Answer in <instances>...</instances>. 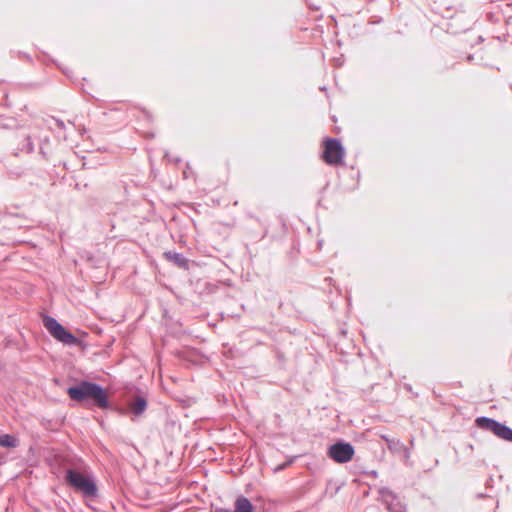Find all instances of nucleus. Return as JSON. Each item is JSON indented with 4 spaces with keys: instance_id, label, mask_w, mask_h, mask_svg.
<instances>
[{
    "instance_id": "1",
    "label": "nucleus",
    "mask_w": 512,
    "mask_h": 512,
    "mask_svg": "<svg viewBox=\"0 0 512 512\" xmlns=\"http://www.w3.org/2000/svg\"><path fill=\"white\" fill-rule=\"evenodd\" d=\"M69 397L77 402L93 401V403L102 409L109 407L107 393L104 388L94 382L82 380L77 385L67 389Z\"/></svg>"
},
{
    "instance_id": "2",
    "label": "nucleus",
    "mask_w": 512,
    "mask_h": 512,
    "mask_svg": "<svg viewBox=\"0 0 512 512\" xmlns=\"http://www.w3.org/2000/svg\"><path fill=\"white\" fill-rule=\"evenodd\" d=\"M66 482L74 489L82 492L85 497L93 498L97 495V486L90 476H85L75 469L66 470Z\"/></svg>"
},
{
    "instance_id": "3",
    "label": "nucleus",
    "mask_w": 512,
    "mask_h": 512,
    "mask_svg": "<svg viewBox=\"0 0 512 512\" xmlns=\"http://www.w3.org/2000/svg\"><path fill=\"white\" fill-rule=\"evenodd\" d=\"M43 324L57 341L69 346H76L80 343L79 338L67 331L55 318L46 315L43 318Z\"/></svg>"
},
{
    "instance_id": "4",
    "label": "nucleus",
    "mask_w": 512,
    "mask_h": 512,
    "mask_svg": "<svg viewBox=\"0 0 512 512\" xmlns=\"http://www.w3.org/2000/svg\"><path fill=\"white\" fill-rule=\"evenodd\" d=\"M345 151L340 140L335 138H326L324 141V161L333 166L342 164Z\"/></svg>"
},
{
    "instance_id": "5",
    "label": "nucleus",
    "mask_w": 512,
    "mask_h": 512,
    "mask_svg": "<svg viewBox=\"0 0 512 512\" xmlns=\"http://www.w3.org/2000/svg\"><path fill=\"white\" fill-rule=\"evenodd\" d=\"M355 454L353 445L349 442L339 440L336 443L329 446L327 455L334 462L343 464L351 461Z\"/></svg>"
},
{
    "instance_id": "6",
    "label": "nucleus",
    "mask_w": 512,
    "mask_h": 512,
    "mask_svg": "<svg viewBox=\"0 0 512 512\" xmlns=\"http://www.w3.org/2000/svg\"><path fill=\"white\" fill-rule=\"evenodd\" d=\"M380 495L389 512H406V505L390 489H381Z\"/></svg>"
},
{
    "instance_id": "7",
    "label": "nucleus",
    "mask_w": 512,
    "mask_h": 512,
    "mask_svg": "<svg viewBox=\"0 0 512 512\" xmlns=\"http://www.w3.org/2000/svg\"><path fill=\"white\" fill-rule=\"evenodd\" d=\"M215 512H254L251 501L245 496H239L234 503V510L228 508H216Z\"/></svg>"
},
{
    "instance_id": "8",
    "label": "nucleus",
    "mask_w": 512,
    "mask_h": 512,
    "mask_svg": "<svg viewBox=\"0 0 512 512\" xmlns=\"http://www.w3.org/2000/svg\"><path fill=\"white\" fill-rule=\"evenodd\" d=\"M475 423L480 429L490 431L495 436L499 433L502 423L497 420L485 416L476 418Z\"/></svg>"
},
{
    "instance_id": "9",
    "label": "nucleus",
    "mask_w": 512,
    "mask_h": 512,
    "mask_svg": "<svg viewBox=\"0 0 512 512\" xmlns=\"http://www.w3.org/2000/svg\"><path fill=\"white\" fill-rule=\"evenodd\" d=\"M164 257L179 268L188 269V260L182 254L175 251H165Z\"/></svg>"
},
{
    "instance_id": "10",
    "label": "nucleus",
    "mask_w": 512,
    "mask_h": 512,
    "mask_svg": "<svg viewBox=\"0 0 512 512\" xmlns=\"http://www.w3.org/2000/svg\"><path fill=\"white\" fill-rule=\"evenodd\" d=\"M131 410L137 416L144 413L147 408V401L144 397L138 396L133 403L130 405Z\"/></svg>"
},
{
    "instance_id": "11",
    "label": "nucleus",
    "mask_w": 512,
    "mask_h": 512,
    "mask_svg": "<svg viewBox=\"0 0 512 512\" xmlns=\"http://www.w3.org/2000/svg\"><path fill=\"white\" fill-rule=\"evenodd\" d=\"M19 440L11 434L0 435V446L5 448H16Z\"/></svg>"
},
{
    "instance_id": "12",
    "label": "nucleus",
    "mask_w": 512,
    "mask_h": 512,
    "mask_svg": "<svg viewBox=\"0 0 512 512\" xmlns=\"http://www.w3.org/2000/svg\"><path fill=\"white\" fill-rule=\"evenodd\" d=\"M497 437L508 442H512V429L502 423Z\"/></svg>"
},
{
    "instance_id": "13",
    "label": "nucleus",
    "mask_w": 512,
    "mask_h": 512,
    "mask_svg": "<svg viewBox=\"0 0 512 512\" xmlns=\"http://www.w3.org/2000/svg\"><path fill=\"white\" fill-rule=\"evenodd\" d=\"M24 147H25V149H26V151H27L28 153H31V152H33V151H34V145H33V142H32V140H31V137H30V136H27V137L25 138V144H24Z\"/></svg>"
},
{
    "instance_id": "14",
    "label": "nucleus",
    "mask_w": 512,
    "mask_h": 512,
    "mask_svg": "<svg viewBox=\"0 0 512 512\" xmlns=\"http://www.w3.org/2000/svg\"><path fill=\"white\" fill-rule=\"evenodd\" d=\"M165 157L168 158L170 161H173L175 163H179L181 161L180 158H170L168 153L165 154Z\"/></svg>"
},
{
    "instance_id": "15",
    "label": "nucleus",
    "mask_w": 512,
    "mask_h": 512,
    "mask_svg": "<svg viewBox=\"0 0 512 512\" xmlns=\"http://www.w3.org/2000/svg\"><path fill=\"white\" fill-rule=\"evenodd\" d=\"M6 128H7V125L0 122V130L6 129Z\"/></svg>"
},
{
    "instance_id": "16",
    "label": "nucleus",
    "mask_w": 512,
    "mask_h": 512,
    "mask_svg": "<svg viewBox=\"0 0 512 512\" xmlns=\"http://www.w3.org/2000/svg\"><path fill=\"white\" fill-rule=\"evenodd\" d=\"M492 481H493V479H492V478H489V479L487 480V482H486V486H487V487H490V486H491V482H492Z\"/></svg>"
},
{
    "instance_id": "17",
    "label": "nucleus",
    "mask_w": 512,
    "mask_h": 512,
    "mask_svg": "<svg viewBox=\"0 0 512 512\" xmlns=\"http://www.w3.org/2000/svg\"><path fill=\"white\" fill-rule=\"evenodd\" d=\"M58 126H59L60 128H63V127H64V123H63V121H58Z\"/></svg>"
},
{
    "instance_id": "18",
    "label": "nucleus",
    "mask_w": 512,
    "mask_h": 512,
    "mask_svg": "<svg viewBox=\"0 0 512 512\" xmlns=\"http://www.w3.org/2000/svg\"><path fill=\"white\" fill-rule=\"evenodd\" d=\"M80 133L83 134L86 132V129L84 127H82L81 129H79Z\"/></svg>"
},
{
    "instance_id": "19",
    "label": "nucleus",
    "mask_w": 512,
    "mask_h": 512,
    "mask_svg": "<svg viewBox=\"0 0 512 512\" xmlns=\"http://www.w3.org/2000/svg\"><path fill=\"white\" fill-rule=\"evenodd\" d=\"M189 172L184 171V177L188 178Z\"/></svg>"
},
{
    "instance_id": "20",
    "label": "nucleus",
    "mask_w": 512,
    "mask_h": 512,
    "mask_svg": "<svg viewBox=\"0 0 512 512\" xmlns=\"http://www.w3.org/2000/svg\"><path fill=\"white\" fill-rule=\"evenodd\" d=\"M189 172L184 171V177L188 178Z\"/></svg>"
},
{
    "instance_id": "21",
    "label": "nucleus",
    "mask_w": 512,
    "mask_h": 512,
    "mask_svg": "<svg viewBox=\"0 0 512 512\" xmlns=\"http://www.w3.org/2000/svg\"><path fill=\"white\" fill-rule=\"evenodd\" d=\"M472 58H473V56L470 55V56H468L467 59L470 61V60H472Z\"/></svg>"
}]
</instances>
